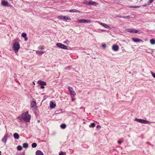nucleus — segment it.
<instances>
[{"mask_svg": "<svg viewBox=\"0 0 155 155\" xmlns=\"http://www.w3.org/2000/svg\"><path fill=\"white\" fill-rule=\"evenodd\" d=\"M21 118L25 121L29 122L31 119V116L28 114V112L27 111L22 114Z\"/></svg>", "mask_w": 155, "mask_h": 155, "instance_id": "nucleus-1", "label": "nucleus"}, {"mask_svg": "<svg viewBox=\"0 0 155 155\" xmlns=\"http://www.w3.org/2000/svg\"><path fill=\"white\" fill-rule=\"evenodd\" d=\"M13 49L15 53H17L20 48L19 44L17 42L13 44Z\"/></svg>", "mask_w": 155, "mask_h": 155, "instance_id": "nucleus-2", "label": "nucleus"}, {"mask_svg": "<svg viewBox=\"0 0 155 155\" xmlns=\"http://www.w3.org/2000/svg\"><path fill=\"white\" fill-rule=\"evenodd\" d=\"M135 120L142 124H150V123L149 121L143 119H135Z\"/></svg>", "mask_w": 155, "mask_h": 155, "instance_id": "nucleus-3", "label": "nucleus"}, {"mask_svg": "<svg viewBox=\"0 0 155 155\" xmlns=\"http://www.w3.org/2000/svg\"><path fill=\"white\" fill-rule=\"evenodd\" d=\"M56 46L59 48L64 49H67L68 48L66 46L61 43H57L56 44Z\"/></svg>", "mask_w": 155, "mask_h": 155, "instance_id": "nucleus-4", "label": "nucleus"}, {"mask_svg": "<svg viewBox=\"0 0 155 155\" xmlns=\"http://www.w3.org/2000/svg\"><path fill=\"white\" fill-rule=\"evenodd\" d=\"M77 21L79 23H90L91 22V21L90 19H78Z\"/></svg>", "mask_w": 155, "mask_h": 155, "instance_id": "nucleus-5", "label": "nucleus"}, {"mask_svg": "<svg viewBox=\"0 0 155 155\" xmlns=\"http://www.w3.org/2000/svg\"><path fill=\"white\" fill-rule=\"evenodd\" d=\"M58 18L59 19L64 20L65 21H66L67 20H71V18L70 17L67 16L59 15L58 16Z\"/></svg>", "mask_w": 155, "mask_h": 155, "instance_id": "nucleus-6", "label": "nucleus"}, {"mask_svg": "<svg viewBox=\"0 0 155 155\" xmlns=\"http://www.w3.org/2000/svg\"><path fill=\"white\" fill-rule=\"evenodd\" d=\"M68 89L69 91H70V93L71 95H76V93L73 90V88L72 87L69 86L68 87Z\"/></svg>", "mask_w": 155, "mask_h": 155, "instance_id": "nucleus-7", "label": "nucleus"}, {"mask_svg": "<svg viewBox=\"0 0 155 155\" xmlns=\"http://www.w3.org/2000/svg\"><path fill=\"white\" fill-rule=\"evenodd\" d=\"M1 4L2 5L7 7L8 6V3L7 1H5V0H2L1 1Z\"/></svg>", "mask_w": 155, "mask_h": 155, "instance_id": "nucleus-8", "label": "nucleus"}, {"mask_svg": "<svg viewBox=\"0 0 155 155\" xmlns=\"http://www.w3.org/2000/svg\"><path fill=\"white\" fill-rule=\"evenodd\" d=\"M132 40L134 42H143V41L139 38H132Z\"/></svg>", "mask_w": 155, "mask_h": 155, "instance_id": "nucleus-9", "label": "nucleus"}, {"mask_svg": "<svg viewBox=\"0 0 155 155\" xmlns=\"http://www.w3.org/2000/svg\"><path fill=\"white\" fill-rule=\"evenodd\" d=\"M38 83L40 86H45L46 85L45 82L41 80H39L38 81Z\"/></svg>", "mask_w": 155, "mask_h": 155, "instance_id": "nucleus-10", "label": "nucleus"}, {"mask_svg": "<svg viewBox=\"0 0 155 155\" xmlns=\"http://www.w3.org/2000/svg\"><path fill=\"white\" fill-rule=\"evenodd\" d=\"M119 48V46L115 45H114L112 47V49L114 51H117L118 50Z\"/></svg>", "mask_w": 155, "mask_h": 155, "instance_id": "nucleus-11", "label": "nucleus"}, {"mask_svg": "<svg viewBox=\"0 0 155 155\" xmlns=\"http://www.w3.org/2000/svg\"><path fill=\"white\" fill-rule=\"evenodd\" d=\"M31 108H33V109L35 108L36 107V102L34 101H32L31 103Z\"/></svg>", "mask_w": 155, "mask_h": 155, "instance_id": "nucleus-12", "label": "nucleus"}, {"mask_svg": "<svg viewBox=\"0 0 155 155\" xmlns=\"http://www.w3.org/2000/svg\"><path fill=\"white\" fill-rule=\"evenodd\" d=\"M8 137V135L7 134H6L3 137L2 139V141L4 143H5L6 142Z\"/></svg>", "mask_w": 155, "mask_h": 155, "instance_id": "nucleus-13", "label": "nucleus"}, {"mask_svg": "<svg viewBox=\"0 0 155 155\" xmlns=\"http://www.w3.org/2000/svg\"><path fill=\"white\" fill-rule=\"evenodd\" d=\"M99 24L101 25H102V26L104 27L105 28H107L109 29L110 28V27L109 26H108L107 25L105 24L104 23H103L100 22V23H99Z\"/></svg>", "mask_w": 155, "mask_h": 155, "instance_id": "nucleus-14", "label": "nucleus"}, {"mask_svg": "<svg viewBox=\"0 0 155 155\" xmlns=\"http://www.w3.org/2000/svg\"><path fill=\"white\" fill-rule=\"evenodd\" d=\"M56 104H54L52 101H51L50 102V108L51 109H53L55 107Z\"/></svg>", "mask_w": 155, "mask_h": 155, "instance_id": "nucleus-15", "label": "nucleus"}, {"mask_svg": "<svg viewBox=\"0 0 155 155\" xmlns=\"http://www.w3.org/2000/svg\"><path fill=\"white\" fill-rule=\"evenodd\" d=\"M13 137L15 139H18L19 138V135L17 133H15L13 134Z\"/></svg>", "mask_w": 155, "mask_h": 155, "instance_id": "nucleus-16", "label": "nucleus"}, {"mask_svg": "<svg viewBox=\"0 0 155 155\" xmlns=\"http://www.w3.org/2000/svg\"><path fill=\"white\" fill-rule=\"evenodd\" d=\"M126 31L128 32L133 33H134V29H126Z\"/></svg>", "mask_w": 155, "mask_h": 155, "instance_id": "nucleus-17", "label": "nucleus"}, {"mask_svg": "<svg viewBox=\"0 0 155 155\" xmlns=\"http://www.w3.org/2000/svg\"><path fill=\"white\" fill-rule=\"evenodd\" d=\"M36 155H44L42 152L40 150H37L36 152Z\"/></svg>", "mask_w": 155, "mask_h": 155, "instance_id": "nucleus-18", "label": "nucleus"}, {"mask_svg": "<svg viewBox=\"0 0 155 155\" xmlns=\"http://www.w3.org/2000/svg\"><path fill=\"white\" fill-rule=\"evenodd\" d=\"M97 4L96 2L91 1L89 2L88 3V4L89 5H97Z\"/></svg>", "mask_w": 155, "mask_h": 155, "instance_id": "nucleus-19", "label": "nucleus"}, {"mask_svg": "<svg viewBox=\"0 0 155 155\" xmlns=\"http://www.w3.org/2000/svg\"><path fill=\"white\" fill-rule=\"evenodd\" d=\"M69 12H78L79 13L80 11L76 10V9H74L70 10L69 11Z\"/></svg>", "mask_w": 155, "mask_h": 155, "instance_id": "nucleus-20", "label": "nucleus"}, {"mask_svg": "<svg viewBox=\"0 0 155 155\" xmlns=\"http://www.w3.org/2000/svg\"><path fill=\"white\" fill-rule=\"evenodd\" d=\"M45 51H36V53L38 54L41 55L43 53H45Z\"/></svg>", "mask_w": 155, "mask_h": 155, "instance_id": "nucleus-21", "label": "nucleus"}, {"mask_svg": "<svg viewBox=\"0 0 155 155\" xmlns=\"http://www.w3.org/2000/svg\"><path fill=\"white\" fill-rule=\"evenodd\" d=\"M60 127L61 128L64 129L66 127V124H62L60 125Z\"/></svg>", "mask_w": 155, "mask_h": 155, "instance_id": "nucleus-22", "label": "nucleus"}, {"mask_svg": "<svg viewBox=\"0 0 155 155\" xmlns=\"http://www.w3.org/2000/svg\"><path fill=\"white\" fill-rule=\"evenodd\" d=\"M150 43L152 45L155 44V40L154 39H151L150 41Z\"/></svg>", "mask_w": 155, "mask_h": 155, "instance_id": "nucleus-23", "label": "nucleus"}, {"mask_svg": "<svg viewBox=\"0 0 155 155\" xmlns=\"http://www.w3.org/2000/svg\"><path fill=\"white\" fill-rule=\"evenodd\" d=\"M23 147L25 148H27L28 147V144L27 143H25L23 144Z\"/></svg>", "mask_w": 155, "mask_h": 155, "instance_id": "nucleus-24", "label": "nucleus"}, {"mask_svg": "<svg viewBox=\"0 0 155 155\" xmlns=\"http://www.w3.org/2000/svg\"><path fill=\"white\" fill-rule=\"evenodd\" d=\"M95 126V124L94 123H91V124L89 125L90 127H94Z\"/></svg>", "mask_w": 155, "mask_h": 155, "instance_id": "nucleus-25", "label": "nucleus"}, {"mask_svg": "<svg viewBox=\"0 0 155 155\" xmlns=\"http://www.w3.org/2000/svg\"><path fill=\"white\" fill-rule=\"evenodd\" d=\"M37 144L35 143H33L32 144V147L33 148H35L37 147Z\"/></svg>", "mask_w": 155, "mask_h": 155, "instance_id": "nucleus-26", "label": "nucleus"}, {"mask_svg": "<svg viewBox=\"0 0 155 155\" xmlns=\"http://www.w3.org/2000/svg\"><path fill=\"white\" fill-rule=\"evenodd\" d=\"M140 6H129V8H139Z\"/></svg>", "mask_w": 155, "mask_h": 155, "instance_id": "nucleus-27", "label": "nucleus"}, {"mask_svg": "<svg viewBox=\"0 0 155 155\" xmlns=\"http://www.w3.org/2000/svg\"><path fill=\"white\" fill-rule=\"evenodd\" d=\"M17 149L19 150H22V147L20 145L18 146L17 147Z\"/></svg>", "mask_w": 155, "mask_h": 155, "instance_id": "nucleus-28", "label": "nucleus"}, {"mask_svg": "<svg viewBox=\"0 0 155 155\" xmlns=\"http://www.w3.org/2000/svg\"><path fill=\"white\" fill-rule=\"evenodd\" d=\"M26 34L25 32L22 33L21 34V36L24 38L26 37Z\"/></svg>", "mask_w": 155, "mask_h": 155, "instance_id": "nucleus-29", "label": "nucleus"}, {"mask_svg": "<svg viewBox=\"0 0 155 155\" xmlns=\"http://www.w3.org/2000/svg\"><path fill=\"white\" fill-rule=\"evenodd\" d=\"M64 43L67 45H68L70 43V42L68 40H67L65 41H64Z\"/></svg>", "mask_w": 155, "mask_h": 155, "instance_id": "nucleus-30", "label": "nucleus"}, {"mask_svg": "<svg viewBox=\"0 0 155 155\" xmlns=\"http://www.w3.org/2000/svg\"><path fill=\"white\" fill-rule=\"evenodd\" d=\"M66 153L65 152H61V153L59 154V155H65Z\"/></svg>", "mask_w": 155, "mask_h": 155, "instance_id": "nucleus-31", "label": "nucleus"}, {"mask_svg": "<svg viewBox=\"0 0 155 155\" xmlns=\"http://www.w3.org/2000/svg\"><path fill=\"white\" fill-rule=\"evenodd\" d=\"M88 2L87 0H85L84 2H82L83 4H88Z\"/></svg>", "mask_w": 155, "mask_h": 155, "instance_id": "nucleus-32", "label": "nucleus"}, {"mask_svg": "<svg viewBox=\"0 0 155 155\" xmlns=\"http://www.w3.org/2000/svg\"><path fill=\"white\" fill-rule=\"evenodd\" d=\"M151 73L152 76L155 78V73H153L152 72H151Z\"/></svg>", "mask_w": 155, "mask_h": 155, "instance_id": "nucleus-33", "label": "nucleus"}, {"mask_svg": "<svg viewBox=\"0 0 155 155\" xmlns=\"http://www.w3.org/2000/svg\"><path fill=\"white\" fill-rule=\"evenodd\" d=\"M155 0H150L148 2V4H149L150 3H151L154 1Z\"/></svg>", "mask_w": 155, "mask_h": 155, "instance_id": "nucleus-34", "label": "nucleus"}, {"mask_svg": "<svg viewBox=\"0 0 155 155\" xmlns=\"http://www.w3.org/2000/svg\"><path fill=\"white\" fill-rule=\"evenodd\" d=\"M102 47L104 48H105L106 47V45L105 44H102Z\"/></svg>", "mask_w": 155, "mask_h": 155, "instance_id": "nucleus-35", "label": "nucleus"}, {"mask_svg": "<svg viewBox=\"0 0 155 155\" xmlns=\"http://www.w3.org/2000/svg\"><path fill=\"white\" fill-rule=\"evenodd\" d=\"M129 16H123L122 17L123 18H124L125 19L128 18H129Z\"/></svg>", "mask_w": 155, "mask_h": 155, "instance_id": "nucleus-36", "label": "nucleus"}, {"mask_svg": "<svg viewBox=\"0 0 155 155\" xmlns=\"http://www.w3.org/2000/svg\"><path fill=\"white\" fill-rule=\"evenodd\" d=\"M38 48L39 49H44V48L42 46H39L38 47Z\"/></svg>", "mask_w": 155, "mask_h": 155, "instance_id": "nucleus-37", "label": "nucleus"}, {"mask_svg": "<svg viewBox=\"0 0 155 155\" xmlns=\"http://www.w3.org/2000/svg\"><path fill=\"white\" fill-rule=\"evenodd\" d=\"M134 33H138L139 34L140 33H138V31L137 30H135V29H134Z\"/></svg>", "mask_w": 155, "mask_h": 155, "instance_id": "nucleus-38", "label": "nucleus"}, {"mask_svg": "<svg viewBox=\"0 0 155 155\" xmlns=\"http://www.w3.org/2000/svg\"><path fill=\"white\" fill-rule=\"evenodd\" d=\"M71 98H72V101H74L75 100V99L74 97L73 96H71Z\"/></svg>", "mask_w": 155, "mask_h": 155, "instance_id": "nucleus-39", "label": "nucleus"}, {"mask_svg": "<svg viewBox=\"0 0 155 155\" xmlns=\"http://www.w3.org/2000/svg\"><path fill=\"white\" fill-rule=\"evenodd\" d=\"M97 128L98 129H100L101 128V126L100 125L97 126Z\"/></svg>", "mask_w": 155, "mask_h": 155, "instance_id": "nucleus-40", "label": "nucleus"}, {"mask_svg": "<svg viewBox=\"0 0 155 155\" xmlns=\"http://www.w3.org/2000/svg\"><path fill=\"white\" fill-rule=\"evenodd\" d=\"M65 69L66 70H69L70 69V68L69 67H68L65 68Z\"/></svg>", "mask_w": 155, "mask_h": 155, "instance_id": "nucleus-41", "label": "nucleus"}, {"mask_svg": "<svg viewBox=\"0 0 155 155\" xmlns=\"http://www.w3.org/2000/svg\"><path fill=\"white\" fill-rule=\"evenodd\" d=\"M118 143L120 144L122 143V141H118Z\"/></svg>", "mask_w": 155, "mask_h": 155, "instance_id": "nucleus-42", "label": "nucleus"}, {"mask_svg": "<svg viewBox=\"0 0 155 155\" xmlns=\"http://www.w3.org/2000/svg\"><path fill=\"white\" fill-rule=\"evenodd\" d=\"M24 38H25V41H27V40L28 38H27V36H26V37H25Z\"/></svg>", "mask_w": 155, "mask_h": 155, "instance_id": "nucleus-43", "label": "nucleus"}, {"mask_svg": "<svg viewBox=\"0 0 155 155\" xmlns=\"http://www.w3.org/2000/svg\"><path fill=\"white\" fill-rule=\"evenodd\" d=\"M44 86H41V88L42 89H43L44 88Z\"/></svg>", "mask_w": 155, "mask_h": 155, "instance_id": "nucleus-44", "label": "nucleus"}, {"mask_svg": "<svg viewBox=\"0 0 155 155\" xmlns=\"http://www.w3.org/2000/svg\"><path fill=\"white\" fill-rule=\"evenodd\" d=\"M7 7H12V6L11 5H8V6Z\"/></svg>", "mask_w": 155, "mask_h": 155, "instance_id": "nucleus-45", "label": "nucleus"}, {"mask_svg": "<svg viewBox=\"0 0 155 155\" xmlns=\"http://www.w3.org/2000/svg\"><path fill=\"white\" fill-rule=\"evenodd\" d=\"M9 1L11 2H12V0H8Z\"/></svg>", "mask_w": 155, "mask_h": 155, "instance_id": "nucleus-46", "label": "nucleus"}]
</instances>
